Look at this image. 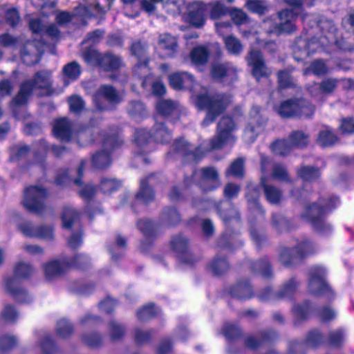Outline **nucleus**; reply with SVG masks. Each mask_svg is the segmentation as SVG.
<instances>
[{
    "label": "nucleus",
    "mask_w": 354,
    "mask_h": 354,
    "mask_svg": "<svg viewBox=\"0 0 354 354\" xmlns=\"http://www.w3.org/2000/svg\"><path fill=\"white\" fill-rule=\"evenodd\" d=\"M152 177L153 175H151L145 178L141 179L140 189L136 195L135 201L132 204L133 209H135V207L139 203L147 205L154 200V192L148 185V180H151Z\"/></svg>",
    "instance_id": "24"
},
{
    "label": "nucleus",
    "mask_w": 354,
    "mask_h": 354,
    "mask_svg": "<svg viewBox=\"0 0 354 354\" xmlns=\"http://www.w3.org/2000/svg\"><path fill=\"white\" fill-rule=\"evenodd\" d=\"M261 188L263 189L266 200L272 205L280 203L282 199V192L276 187L268 185L264 177L261 178L260 185H254L250 183L247 184L245 196L248 198L249 209L263 216L265 210L259 202Z\"/></svg>",
    "instance_id": "3"
},
{
    "label": "nucleus",
    "mask_w": 354,
    "mask_h": 354,
    "mask_svg": "<svg viewBox=\"0 0 354 354\" xmlns=\"http://www.w3.org/2000/svg\"><path fill=\"white\" fill-rule=\"evenodd\" d=\"M245 6L250 12L260 17L265 15L269 10V6L263 0H247Z\"/></svg>",
    "instance_id": "48"
},
{
    "label": "nucleus",
    "mask_w": 354,
    "mask_h": 354,
    "mask_svg": "<svg viewBox=\"0 0 354 354\" xmlns=\"http://www.w3.org/2000/svg\"><path fill=\"white\" fill-rule=\"evenodd\" d=\"M137 227L148 241L147 244L142 242L140 246L142 251H147L151 245V240L157 236L156 225L151 220L141 219L138 221Z\"/></svg>",
    "instance_id": "25"
},
{
    "label": "nucleus",
    "mask_w": 354,
    "mask_h": 354,
    "mask_svg": "<svg viewBox=\"0 0 354 354\" xmlns=\"http://www.w3.org/2000/svg\"><path fill=\"white\" fill-rule=\"evenodd\" d=\"M312 304L310 300L305 299L294 306L293 312L298 321L304 322L308 319L313 311Z\"/></svg>",
    "instance_id": "41"
},
{
    "label": "nucleus",
    "mask_w": 354,
    "mask_h": 354,
    "mask_svg": "<svg viewBox=\"0 0 354 354\" xmlns=\"http://www.w3.org/2000/svg\"><path fill=\"white\" fill-rule=\"evenodd\" d=\"M129 51L132 56L135 57L139 63L136 65V68H147L149 62V45L147 41L141 39H134L131 41Z\"/></svg>",
    "instance_id": "19"
},
{
    "label": "nucleus",
    "mask_w": 354,
    "mask_h": 354,
    "mask_svg": "<svg viewBox=\"0 0 354 354\" xmlns=\"http://www.w3.org/2000/svg\"><path fill=\"white\" fill-rule=\"evenodd\" d=\"M300 284L301 282L296 276L291 277L290 279L285 281L281 284L279 289L275 292L274 299H293L295 293L300 286Z\"/></svg>",
    "instance_id": "22"
},
{
    "label": "nucleus",
    "mask_w": 354,
    "mask_h": 354,
    "mask_svg": "<svg viewBox=\"0 0 354 354\" xmlns=\"http://www.w3.org/2000/svg\"><path fill=\"white\" fill-rule=\"evenodd\" d=\"M221 334L228 341H234L241 335V328L235 323H225L221 329Z\"/></svg>",
    "instance_id": "47"
},
{
    "label": "nucleus",
    "mask_w": 354,
    "mask_h": 354,
    "mask_svg": "<svg viewBox=\"0 0 354 354\" xmlns=\"http://www.w3.org/2000/svg\"><path fill=\"white\" fill-rule=\"evenodd\" d=\"M216 208L217 213L225 222L232 219H237L241 221V212L236 209L230 201H221L216 204Z\"/></svg>",
    "instance_id": "28"
},
{
    "label": "nucleus",
    "mask_w": 354,
    "mask_h": 354,
    "mask_svg": "<svg viewBox=\"0 0 354 354\" xmlns=\"http://www.w3.org/2000/svg\"><path fill=\"white\" fill-rule=\"evenodd\" d=\"M297 176L305 183H313L318 180L322 171L318 167L302 165L297 169Z\"/></svg>",
    "instance_id": "33"
},
{
    "label": "nucleus",
    "mask_w": 354,
    "mask_h": 354,
    "mask_svg": "<svg viewBox=\"0 0 354 354\" xmlns=\"http://www.w3.org/2000/svg\"><path fill=\"white\" fill-rule=\"evenodd\" d=\"M315 106L304 97H291L280 102L277 113L283 119L311 118Z\"/></svg>",
    "instance_id": "5"
},
{
    "label": "nucleus",
    "mask_w": 354,
    "mask_h": 354,
    "mask_svg": "<svg viewBox=\"0 0 354 354\" xmlns=\"http://www.w3.org/2000/svg\"><path fill=\"white\" fill-rule=\"evenodd\" d=\"M73 332V326L68 320L62 319L57 322L56 333L59 337L66 338L71 335Z\"/></svg>",
    "instance_id": "61"
},
{
    "label": "nucleus",
    "mask_w": 354,
    "mask_h": 354,
    "mask_svg": "<svg viewBox=\"0 0 354 354\" xmlns=\"http://www.w3.org/2000/svg\"><path fill=\"white\" fill-rule=\"evenodd\" d=\"M346 331L342 328H338L336 330L328 333L327 337V344L334 348H341L346 341Z\"/></svg>",
    "instance_id": "40"
},
{
    "label": "nucleus",
    "mask_w": 354,
    "mask_h": 354,
    "mask_svg": "<svg viewBox=\"0 0 354 354\" xmlns=\"http://www.w3.org/2000/svg\"><path fill=\"white\" fill-rule=\"evenodd\" d=\"M249 232L251 239L258 250H260L264 246L268 245L269 240L265 230L257 227L252 221H250Z\"/></svg>",
    "instance_id": "36"
},
{
    "label": "nucleus",
    "mask_w": 354,
    "mask_h": 354,
    "mask_svg": "<svg viewBox=\"0 0 354 354\" xmlns=\"http://www.w3.org/2000/svg\"><path fill=\"white\" fill-rule=\"evenodd\" d=\"M227 50L232 54H238L241 52L242 45L241 41L232 35L224 38Z\"/></svg>",
    "instance_id": "63"
},
{
    "label": "nucleus",
    "mask_w": 354,
    "mask_h": 354,
    "mask_svg": "<svg viewBox=\"0 0 354 354\" xmlns=\"http://www.w3.org/2000/svg\"><path fill=\"white\" fill-rule=\"evenodd\" d=\"M277 82L279 91L296 87L292 71L290 69L279 70L277 73Z\"/></svg>",
    "instance_id": "35"
},
{
    "label": "nucleus",
    "mask_w": 354,
    "mask_h": 354,
    "mask_svg": "<svg viewBox=\"0 0 354 354\" xmlns=\"http://www.w3.org/2000/svg\"><path fill=\"white\" fill-rule=\"evenodd\" d=\"M318 142L323 147H331L338 140L337 136L330 129H323L319 132Z\"/></svg>",
    "instance_id": "53"
},
{
    "label": "nucleus",
    "mask_w": 354,
    "mask_h": 354,
    "mask_svg": "<svg viewBox=\"0 0 354 354\" xmlns=\"http://www.w3.org/2000/svg\"><path fill=\"white\" fill-rule=\"evenodd\" d=\"M308 292L317 297H325L328 301L335 297V292L326 280V269L318 265L313 266L309 270L308 280Z\"/></svg>",
    "instance_id": "8"
},
{
    "label": "nucleus",
    "mask_w": 354,
    "mask_h": 354,
    "mask_svg": "<svg viewBox=\"0 0 354 354\" xmlns=\"http://www.w3.org/2000/svg\"><path fill=\"white\" fill-rule=\"evenodd\" d=\"M86 166V161L82 160L77 169V174L79 178L74 180V183L80 186L78 194L84 199H91L96 193L95 187L91 184L84 185L80 180V177L83 176V171Z\"/></svg>",
    "instance_id": "32"
},
{
    "label": "nucleus",
    "mask_w": 354,
    "mask_h": 354,
    "mask_svg": "<svg viewBox=\"0 0 354 354\" xmlns=\"http://www.w3.org/2000/svg\"><path fill=\"white\" fill-rule=\"evenodd\" d=\"M288 140L292 148L303 149L309 145L310 136L301 130H295L290 133Z\"/></svg>",
    "instance_id": "37"
},
{
    "label": "nucleus",
    "mask_w": 354,
    "mask_h": 354,
    "mask_svg": "<svg viewBox=\"0 0 354 354\" xmlns=\"http://www.w3.org/2000/svg\"><path fill=\"white\" fill-rule=\"evenodd\" d=\"M201 179L199 187L204 192L213 191L220 187L219 174L214 167H205L201 169Z\"/></svg>",
    "instance_id": "17"
},
{
    "label": "nucleus",
    "mask_w": 354,
    "mask_h": 354,
    "mask_svg": "<svg viewBox=\"0 0 354 354\" xmlns=\"http://www.w3.org/2000/svg\"><path fill=\"white\" fill-rule=\"evenodd\" d=\"M227 293L230 297L229 305L232 306L234 301L242 304L243 295V281L239 279L234 283H232L227 288Z\"/></svg>",
    "instance_id": "43"
},
{
    "label": "nucleus",
    "mask_w": 354,
    "mask_h": 354,
    "mask_svg": "<svg viewBox=\"0 0 354 354\" xmlns=\"http://www.w3.org/2000/svg\"><path fill=\"white\" fill-rule=\"evenodd\" d=\"M212 273L220 276L226 273L230 269V264L225 258L215 257L209 264Z\"/></svg>",
    "instance_id": "45"
},
{
    "label": "nucleus",
    "mask_w": 354,
    "mask_h": 354,
    "mask_svg": "<svg viewBox=\"0 0 354 354\" xmlns=\"http://www.w3.org/2000/svg\"><path fill=\"white\" fill-rule=\"evenodd\" d=\"M316 201L308 203L301 217L306 219L313 229L319 233L330 232L332 225L326 221V216L337 208L340 203L338 196L326 192H319Z\"/></svg>",
    "instance_id": "2"
},
{
    "label": "nucleus",
    "mask_w": 354,
    "mask_h": 354,
    "mask_svg": "<svg viewBox=\"0 0 354 354\" xmlns=\"http://www.w3.org/2000/svg\"><path fill=\"white\" fill-rule=\"evenodd\" d=\"M18 345L17 337L11 335H3L0 337V349L7 351Z\"/></svg>",
    "instance_id": "62"
},
{
    "label": "nucleus",
    "mask_w": 354,
    "mask_h": 354,
    "mask_svg": "<svg viewBox=\"0 0 354 354\" xmlns=\"http://www.w3.org/2000/svg\"><path fill=\"white\" fill-rule=\"evenodd\" d=\"M151 136L157 142H168L171 140V132L164 122L157 121L152 129Z\"/></svg>",
    "instance_id": "38"
},
{
    "label": "nucleus",
    "mask_w": 354,
    "mask_h": 354,
    "mask_svg": "<svg viewBox=\"0 0 354 354\" xmlns=\"http://www.w3.org/2000/svg\"><path fill=\"white\" fill-rule=\"evenodd\" d=\"M39 346L44 354H53L60 351L57 344L49 335L44 336L40 340Z\"/></svg>",
    "instance_id": "55"
},
{
    "label": "nucleus",
    "mask_w": 354,
    "mask_h": 354,
    "mask_svg": "<svg viewBox=\"0 0 354 354\" xmlns=\"http://www.w3.org/2000/svg\"><path fill=\"white\" fill-rule=\"evenodd\" d=\"M108 328L110 339L113 342L121 341L126 335L125 326L115 320L109 322Z\"/></svg>",
    "instance_id": "42"
},
{
    "label": "nucleus",
    "mask_w": 354,
    "mask_h": 354,
    "mask_svg": "<svg viewBox=\"0 0 354 354\" xmlns=\"http://www.w3.org/2000/svg\"><path fill=\"white\" fill-rule=\"evenodd\" d=\"M53 133L62 141H70L73 133L72 123L66 118L57 120L53 124Z\"/></svg>",
    "instance_id": "31"
},
{
    "label": "nucleus",
    "mask_w": 354,
    "mask_h": 354,
    "mask_svg": "<svg viewBox=\"0 0 354 354\" xmlns=\"http://www.w3.org/2000/svg\"><path fill=\"white\" fill-rule=\"evenodd\" d=\"M205 5L201 2H194L188 10V19L194 26L199 28L205 23Z\"/></svg>",
    "instance_id": "29"
},
{
    "label": "nucleus",
    "mask_w": 354,
    "mask_h": 354,
    "mask_svg": "<svg viewBox=\"0 0 354 354\" xmlns=\"http://www.w3.org/2000/svg\"><path fill=\"white\" fill-rule=\"evenodd\" d=\"M248 65L251 66V74L257 82L268 79L272 75V71L265 62L262 52L258 49H252L248 56Z\"/></svg>",
    "instance_id": "12"
},
{
    "label": "nucleus",
    "mask_w": 354,
    "mask_h": 354,
    "mask_svg": "<svg viewBox=\"0 0 354 354\" xmlns=\"http://www.w3.org/2000/svg\"><path fill=\"white\" fill-rule=\"evenodd\" d=\"M129 115L133 118L143 117L147 113L145 105L140 100H131L127 108Z\"/></svg>",
    "instance_id": "52"
},
{
    "label": "nucleus",
    "mask_w": 354,
    "mask_h": 354,
    "mask_svg": "<svg viewBox=\"0 0 354 354\" xmlns=\"http://www.w3.org/2000/svg\"><path fill=\"white\" fill-rule=\"evenodd\" d=\"M93 102L98 110L106 111L110 109L111 104L119 103L120 98L113 86L102 85L94 94Z\"/></svg>",
    "instance_id": "14"
},
{
    "label": "nucleus",
    "mask_w": 354,
    "mask_h": 354,
    "mask_svg": "<svg viewBox=\"0 0 354 354\" xmlns=\"http://www.w3.org/2000/svg\"><path fill=\"white\" fill-rule=\"evenodd\" d=\"M274 295L275 292L270 286H266L256 292L250 280L245 279V299H250L256 297L260 301H266L270 300L272 297L274 298Z\"/></svg>",
    "instance_id": "23"
},
{
    "label": "nucleus",
    "mask_w": 354,
    "mask_h": 354,
    "mask_svg": "<svg viewBox=\"0 0 354 354\" xmlns=\"http://www.w3.org/2000/svg\"><path fill=\"white\" fill-rule=\"evenodd\" d=\"M271 225L278 233L290 232L295 227L292 221L280 212L272 214Z\"/></svg>",
    "instance_id": "34"
},
{
    "label": "nucleus",
    "mask_w": 354,
    "mask_h": 354,
    "mask_svg": "<svg viewBox=\"0 0 354 354\" xmlns=\"http://www.w3.org/2000/svg\"><path fill=\"white\" fill-rule=\"evenodd\" d=\"M248 264L250 272L253 274L261 276L267 279L274 278L273 266L267 255L257 260H250L248 261Z\"/></svg>",
    "instance_id": "18"
},
{
    "label": "nucleus",
    "mask_w": 354,
    "mask_h": 354,
    "mask_svg": "<svg viewBox=\"0 0 354 354\" xmlns=\"http://www.w3.org/2000/svg\"><path fill=\"white\" fill-rule=\"evenodd\" d=\"M171 245L174 250L178 254L181 261L192 264L197 261L196 258L189 252L187 239L181 234L174 236L171 239Z\"/></svg>",
    "instance_id": "20"
},
{
    "label": "nucleus",
    "mask_w": 354,
    "mask_h": 354,
    "mask_svg": "<svg viewBox=\"0 0 354 354\" xmlns=\"http://www.w3.org/2000/svg\"><path fill=\"white\" fill-rule=\"evenodd\" d=\"M310 69L316 76H323L328 73V68L323 59H315L310 64Z\"/></svg>",
    "instance_id": "64"
},
{
    "label": "nucleus",
    "mask_w": 354,
    "mask_h": 354,
    "mask_svg": "<svg viewBox=\"0 0 354 354\" xmlns=\"http://www.w3.org/2000/svg\"><path fill=\"white\" fill-rule=\"evenodd\" d=\"M279 338L278 332L273 328H266L257 331L254 335L245 337V346L256 350L260 347L270 346Z\"/></svg>",
    "instance_id": "13"
},
{
    "label": "nucleus",
    "mask_w": 354,
    "mask_h": 354,
    "mask_svg": "<svg viewBox=\"0 0 354 354\" xmlns=\"http://www.w3.org/2000/svg\"><path fill=\"white\" fill-rule=\"evenodd\" d=\"M315 253L313 242L310 239H304L293 248L283 247L279 254V259L286 268H292L300 264L304 259Z\"/></svg>",
    "instance_id": "7"
},
{
    "label": "nucleus",
    "mask_w": 354,
    "mask_h": 354,
    "mask_svg": "<svg viewBox=\"0 0 354 354\" xmlns=\"http://www.w3.org/2000/svg\"><path fill=\"white\" fill-rule=\"evenodd\" d=\"M305 344L314 348H317L325 342V337L318 328L309 330L304 339Z\"/></svg>",
    "instance_id": "44"
},
{
    "label": "nucleus",
    "mask_w": 354,
    "mask_h": 354,
    "mask_svg": "<svg viewBox=\"0 0 354 354\" xmlns=\"http://www.w3.org/2000/svg\"><path fill=\"white\" fill-rule=\"evenodd\" d=\"M178 106V104L170 100L160 101L157 104V110L162 115H169L174 113Z\"/></svg>",
    "instance_id": "59"
},
{
    "label": "nucleus",
    "mask_w": 354,
    "mask_h": 354,
    "mask_svg": "<svg viewBox=\"0 0 354 354\" xmlns=\"http://www.w3.org/2000/svg\"><path fill=\"white\" fill-rule=\"evenodd\" d=\"M159 313L160 310L158 308H155L153 304H150L138 310L137 317L140 321H146L155 317Z\"/></svg>",
    "instance_id": "58"
},
{
    "label": "nucleus",
    "mask_w": 354,
    "mask_h": 354,
    "mask_svg": "<svg viewBox=\"0 0 354 354\" xmlns=\"http://www.w3.org/2000/svg\"><path fill=\"white\" fill-rule=\"evenodd\" d=\"M17 229L25 236L39 238L46 241L53 239V229L44 225H35L30 221H24L17 225Z\"/></svg>",
    "instance_id": "15"
},
{
    "label": "nucleus",
    "mask_w": 354,
    "mask_h": 354,
    "mask_svg": "<svg viewBox=\"0 0 354 354\" xmlns=\"http://www.w3.org/2000/svg\"><path fill=\"white\" fill-rule=\"evenodd\" d=\"M82 73L80 64L75 62H71L66 64L62 68V74L65 79L70 81L77 80Z\"/></svg>",
    "instance_id": "46"
},
{
    "label": "nucleus",
    "mask_w": 354,
    "mask_h": 354,
    "mask_svg": "<svg viewBox=\"0 0 354 354\" xmlns=\"http://www.w3.org/2000/svg\"><path fill=\"white\" fill-rule=\"evenodd\" d=\"M123 65L122 58L111 52H106L102 55L99 68L104 71H114Z\"/></svg>",
    "instance_id": "30"
},
{
    "label": "nucleus",
    "mask_w": 354,
    "mask_h": 354,
    "mask_svg": "<svg viewBox=\"0 0 354 354\" xmlns=\"http://www.w3.org/2000/svg\"><path fill=\"white\" fill-rule=\"evenodd\" d=\"M271 148L275 154L281 156H288L293 149L289 140L285 139L274 140L271 144Z\"/></svg>",
    "instance_id": "51"
},
{
    "label": "nucleus",
    "mask_w": 354,
    "mask_h": 354,
    "mask_svg": "<svg viewBox=\"0 0 354 354\" xmlns=\"http://www.w3.org/2000/svg\"><path fill=\"white\" fill-rule=\"evenodd\" d=\"M69 266V261L54 260L46 263L44 266V270L46 280L50 281L61 276Z\"/></svg>",
    "instance_id": "26"
},
{
    "label": "nucleus",
    "mask_w": 354,
    "mask_h": 354,
    "mask_svg": "<svg viewBox=\"0 0 354 354\" xmlns=\"http://www.w3.org/2000/svg\"><path fill=\"white\" fill-rule=\"evenodd\" d=\"M46 194V191L40 186L29 187L25 190L23 205L28 211L41 214L45 207Z\"/></svg>",
    "instance_id": "11"
},
{
    "label": "nucleus",
    "mask_w": 354,
    "mask_h": 354,
    "mask_svg": "<svg viewBox=\"0 0 354 354\" xmlns=\"http://www.w3.org/2000/svg\"><path fill=\"white\" fill-rule=\"evenodd\" d=\"M236 124L230 117H223L217 124L216 135L211 140V149H221L225 145L234 142L233 131Z\"/></svg>",
    "instance_id": "10"
},
{
    "label": "nucleus",
    "mask_w": 354,
    "mask_h": 354,
    "mask_svg": "<svg viewBox=\"0 0 354 354\" xmlns=\"http://www.w3.org/2000/svg\"><path fill=\"white\" fill-rule=\"evenodd\" d=\"M209 55V53L207 48L204 46H197L190 53L191 60L196 65L206 64L208 61Z\"/></svg>",
    "instance_id": "50"
},
{
    "label": "nucleus",
    "mask_w": 354,
    "mask_h": 354,
    "mask_svg": "<svg viewBox=\"0 0 354 354\" xmlns=\"http://www.w3.org/2000/svg\"><path fill=\"white\" fill-rule=\"evenodd\" d=\"M243 174V160L241 158L236 159L232 162L229 168L225 171L226 177L232 176L239 178Z\"/></svg>",
    "instance_id": "60"
},
{
    "label": "nucleus",
    "mask_w": 354,
    "mask_h": 354,
    "mask_svg": "<svg viewBox=\"0 0 354 354\" xmlns=\"http://www.w3.org/2000/svg\"><path fill=\"white\" fill-rule=\"evenodd\" d=\"M161 219L168 225H176L180 221V215L175 208L167 207L161 214Z\"/></svg>",
    "instance_id": "56"
},
{
    "label": "nucleus",
    "mask_w": 354,
    "mask_h": 354,
    "mask_svg": "<svg viewBox=\"0 0 354 354\" xmlns=\"http://www.w3.org/2000/svg\"><path fill=\"white\" fill-rule=\"evenodd\" d=\"M158 44L162 49L166 51V54L169 56H172L178 47L176 37L168 33L160 35Z\"/></svg>",
    "instance_id": "39"
},
{
    "label": "nucleus",
    "mask_w": 354,
    "mask_h": 354,
    "mask_svg": "<svg viewBox=\"0 0 354 354\" xmlns=\"http://www.w3.org/2000/svg\"><path fill=\"white\" fill-rule=\"evenodd\" d=\"M169 84L176 90L187 88L192 92V99L196 107L199 110L207 111L201 122L203 127L213 123L231 102L230 96L225 94H208L207 89L195 83L194 77L186 72H178L171 75Z\"/></svg>",
    "instance_id": "1"
},
{
    "label": "nucleus",
    "mask_w": 354,
    "mask_h": 354,
    "mask_svg": "<svg viewBox=\"0 0 354 354\" xmlns=\"http://www.w3.org/2000/svg\"><path fill=\"white\" fill-rule=\"evenodd\" d=\"M211 73L214 79L230 81L236 79V70L230 63L214 64Z\"/></svg>",
    "instance_id": "27"
},
{
    "label": "nucleus",
    "mask_w": 354,
    "mask_h": 354,
    "mask_svg": "<svg viewBox=\"0 0 354 354\" xmlns=\"http://www.w3.org/2000/svg\"><path fill=\"white\" fill-rule=\"evenodd\" d=\"M121 185V181L115 178L102 177L100 188L104 194H111L118 190Z\"/></svg>",
    "instance_id": "54"
},
{
    "label": "nucleus",
    "mask_w": 354,
    "mask_h": 354,
    "mask_svg": "<svg viewBox=\"0 0 354 354\" xmlns=\"http://www.w3.org/2000/svg\"><path fill=\"white\" fill-rule=\"evenodd\" d=\"M102 54L93 48H86L82 53L84 62L91 66L99 67Z\"/></svg>",
    "instance_id": "49"
},
{
    "label": "nucleus",
    "mask_w": 354,
    "mask_h": 354,
    "mask_svg": "<svg viewBox=\"0 0 354 354\" xmlns=\"http://www.w3.org/2000/svg\"><path fill=\"white\" fill-rule=\"evenodd\" d=\"M173 147L177 153L183 156L188 157L191 160L197 161L203 156L200 147H194L183 138L176 140Z\"/></svg>",
    "instance_id": "21"
},
{
    "label": "nucleus",
    "mask_w": 354,
    "mask_h": 354,
    "mask_svg": "<svg viewBox=\"0 0 354 354\" xmlns=\"http://www.w3.org/2000/svg\"><path fill=\"white\" fill-rule=\"evenodd\" d=\"M277 17L280 23L276 24L273 28V32L277 35H290L297 30L294 23L296 15L292 10L285 8L278 12Z\"/></svg>",
    "instance_id": "16"
},
{
    "label": "nucleus",
    "mask_w": 354,
    "mask_h": 354,
    "mask_svg": "<svg viewBox=\"0 0 354 354\" xmlns=\"http://www.w3.org/2000/svg\"><path fill=\"white\" fill-rule=\"evenodd\" d=\"M123 140L117 133L102 135V149L92 157V164L98 169H103L111 164V153L122 146Z\"/></svg>",
    "instance_id": "9"
},
{
    "label": "nucleus",
    "mask_w": 354,
    "mask_h": 354,
    "mask_svg": "<svg viewBox=\"0 0 354 354\" xmlns=\"http://www.w3.org/2000/svg\"><path fill=\"white\" fill-rule=\"evenodd\" d=\"M79 214L72 207H65L62 214L63 227L66 229L71 228L73 224L77 221Z\"/></svg>",
    "instance_id": "57"
},
{
    "label": "nucleus",
    "mask_w": 354,
    "mask_h": 354,
    "mask_svg": "<svg viewBox=\"0 0 354 354\" xmlns=\"http://www.w3.org/2000/svg\"><path fill=\"white\" fill-rule=\"evenodd\" d=\"M34 272L33 268L26 263H19L14 269V277L4 279L5 288L19 303L29 304L32 297L26 290L19 286V279L29 277Z\"/></svg>",
    "instance_id": "6"
},
{
    "label": "nucleus",
    "mask_w": 354,
    "mask_h": 354,
    "mask_svg": "<svg viewBox=\"0 0 354 354\" xmlns=\"http://www.w3.org/2000/svg\"><path fill=\"white\" fill-rule=\"evenodd\" d=\"M52 82V73L50 71H37L32 79L27 80L21 84L17 95L12 100V103L15 105L26 104L34 88L45 91V94L47 95L53 94Z\"/></svg>",
    "instance_id": "4"
}]
</instances>
